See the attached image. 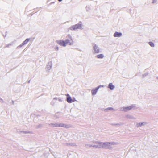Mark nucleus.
Here are the masks:
<instances>
[{"mask_svg": "<svg viewBox=\"0 0 158 158\" xmlns=\"http://www.w3.org/2000/svg\"><path fill=\"white\" fill-rule=\"evenodd\" d=\"M108 87L111 89L113 90L114 88V86L113 85L112 83H110L109 84Z\"/></svg>", "mask_w": 158, "mask_h": 158, "instance_id": "8", "label": "nucleus"}, {"mask_svg": "<svg viewBox=\"0 0 158 158\" xmlns=\"http://www.w3.org/2000/svg\"><path fill=\"white\" fill-rule=\"evenodd\" d=\"M66 96L67 97V101L68 103H70L74 101L68 94H66Z\"/></svg>", "mask_w": 158, "mask_h": 158, "instance_id": "3", "label": "nucleus"}, {"mask_svg": "<svg viewBox=\"0 0 158 158\" xmlns=\"http://www.w3.org/2000/svg\"><path fill=\"white\" fill-rule=\"evenodd\" d=\"M122 35V34L121 33L117 32H115L114 34V37H119L121 36Z\"/></svg>", "mask_w": 158, "mask_h": 158, "instance_id": "4", "label": "nucleus"}, {"mask_svg": "<svg viewBox=\"0 0 158 158\" xmlns=\"http://www.w3.org/2000/svg\"><path fill=\"white\" fill-rule=\"evenodd\" d=\"M29 41L28 39H27L24 41L22 43V45H24L27 44Z\"/></svg>", "mask_w": 158, "mask_h": 158, "instance_id": "10", "label": "nucleus"}, {"mask_svg": "<svg viewBox=\"0 0 158 158\" xmlns=\"http://www.w3.org/2000/svg\"><path fill=\"white\" fill-rule=\"evenodd\" d=\"M96 57L98 59H102L104 57V55L102 54H100L97 55Z\"/></svg>", "mask_w": 158, "mask_h": 158, "instance_id": "9", "label": "nucleus"}, {"mask_svg": "<svg viewBox=\"0 0 158 158\" xmlns=\"http://www.w3.org/2000/svg\"><path fill=\"white\" fill-rule=\"evenodd\" d=\"M98 87L92 90L91 93L93 95H94L96 94L98 89Z\"/></svg>", "mask_w": 158, "mask_h": 158, "instance_id": "5", "label": "nucleus"}, {"mask_svg": "<svg viewBox=\"0 0 158 158\" xmlns=\"http://www.w3.org/2000/svg\"><path fill=\"white\" fill-rule=\"evenodd\" d=\"M56 127H64V124H60L58 125H57L56 126Z\"/></svg>", "mask_w": 158, "mask_h": 158, "instance_id": "12", "label": "nucleus"}, {"mask_svg": "<svg viewBox=\"0 0 158 158\" xmlns=\"http://www.w3.org/2000/svg\"><path fill=\"white\" fill-rule=\"evenodd\" d=\"M58 1L60 2L61 1H62V0H58Z\"/></svg>", "mask_w": 158, "mask_h": 158, "instance_id": "14", "label": "nucleus"}, {"mask_svg": "<svg viewBox=\"0 0 158 158\" xmlns=\"http://www.w3.org/2000/svg\"><path fill=\"white\" fill-rule=\"evenodd\" d=\"M93 48L96 53H98L100 51L99 48L96 45H95Z\"/></svg>", "mask_w": 158, "mask_h": 158, "instance_id": "6", "label": "nucleus"}, {"mask_svg": "<svg viewBox=\"0 0 158 158\" xmlns=\"http://www.w3.org/2000/svg\"><path fill=\"white\" fill-rule=\"evenodd\" d=\"M57 42L60 45L64 47L66 46L67 45H71L72 44L68 40H66L65 41L62 40H57Z\"/></svg>", "mask_w": 158, "mask_h": 158, "instance_id": "1", "label": "nucleus"}, {"mask_svg": "<svg viewBox=\"0 0 158 158\" xmlns=\"http://www.w3.org/2000/svg\"><path fill=\"white\" fill-rule=\"evenodd\" d=\"M112 108H110L109 109V110H112Z\"/></svg>", "mask_w": 158, "mask_h": 158, "instance_id": "16", "label": "nucleus"}, {"mask_svg": "<svg viewBox=\"0 0 158 158\" xmlns=\"http://www.w3.org/2000/svg\"><path fill=\"white\" fill-rule=\"evenodd\" d=\"M139 126H141L143 124V123H139Z\"/></svg>", "mask_w": 158, "mask_h": 158, "instance_id": "13", "label": "nucleus"}, {"mask_svg": "<svg viewBox=\"0 0 158 158\" xmlns=\"http://www.w3.org/2000/svg\"><path fill=\"white\" fill-rule=\"evenodd\" d=\"M81 28L82 25L77 24L71 27H70V29L72 30H74L77 29H81Z\"/></svg>", "mask_w": 158, "mask_h": 158, "instance_id": "2", "label": "nucleus"}, {"mask_svg": "<svg viewBox=\"0 0 158 158\" xmlns=\"http://www.w3.org/2000/svg\"><path fill=\"white\" fill-rule=\"evenodd\" d=\"M56 49H57V50H58V47H57L56 48Z\"/></svg>", "mask_w": 158, "mask_h": 158, "instance_id": "15", "label": "nucleus"}, {"mask_svg": "<svg viewBox=\"0 0 158 158\" xmlns=\"http://www.w3.org/2000/svg\"><path fill=\"white\" fill-rule=\"evenodd\" d=\"M133 107L131 106H129L123 108V110L125 111H127L131 109Z\"/></svg>", "mask_w": 158, "mask_h": 158, "instance_id": "7", "label": "nucleus"}, {"mask_svg": "<svg viewBox=\"0 0 158 158\" xmlns=\"http://www.w3.org/2000/svg\"><path fill=\"white\" fill-rule=\"evenodd\" d=\"M149 44L152 47H154V43L152 42H149Z\"/></svg>", "mask_w": 158, "mask_h": 158, "instance_id": "11", "label": "nucleus"}]
</instances>
